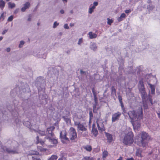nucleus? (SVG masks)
<instances>
[{
	"label": "nucleus",
	"mask_w": 160,
	"mask_h": 160,
	"mask_svg": "<svg viewBox=\"0 0 160 160\" xmlns=\"http://www.w3.org/2000/svg\"><path fill=\"white\" fill-rule=\"evenodd\" d=\"M134 130H139L141 126L140 120L143 118L142 108L139 107L137 111H130L128 113Z\"/></svg>",
	"instance_id": "1"
},
{
	"label": "nucleus",
	"mask_w": 160,
	"mask_h": 160,
	"mask_svg": "<svg viewBox=\"0 0 160 160\" xmlns=\"http://www.w3.org/2000/svg\"><path fill=\"white\" fill-rule=\"evenodd\" d=\"M150 138L148 134L144 131L142 132L141 137L138 139V144L140 146L144 147L146 146Z\"/></svg>",
	"instance_id": "2"
},
{
	"label": "nucleus",
	"mask_w": 160,
	"mask_h": 160,
	"mask_svg": "<svg viewBox=\"0 0 160 160\" xmlns=\"http://www.w3.org/2000/svg\"><path fill=\"white\" fill-rule=\"evenodd\" d=\"M35 83L38 92L45 90L46 80L44 77H39L36 79Z\"/></svg>",
	"instance_id": "3"
},
{
	"label": "nucleus",
	"mask_w": 160,
	"mask_h": 160,
	"mask_svg": "<svg viewBox=\"0 0 160 160\" xmlns=\"http://www.w3.org/2000/svg\"><path fill=\"white\" fill-rule=\"evenodd\" d=\"M133 142V135L132 132H129L124 137L123 142L126 145H130Z\"/></svg>",
	"instance_id": "4"
},
{
	"label": "nucleus",
	"mask_w": 160,
	"mask_h": 160,
	"mask_svg": "<svg viewBox=\"0 0 160 160\" xmlns=\"http://www.w3.org/2000/svg\"><path fill=\"white\" fill-rule=\"evenodd\" d=\"M2 149L5 151L7 153L10 154H15L18 153V147H14L13 149L11 148H8L6 147H3L2 148Z\"/></svg>",
	"instance_id": "5"
},
{
	"label": "nucleus",
	"mask_w": 160,
	"mask_h": 160,
	"mask_svg": "<svg viewBox=\"0 0 160 160\" xmlns=\"http://www.w3.org/2000/svg\"><path fill=\"white\" fill-rule=\"evenodd\" d=\"M70 132L69 134L71 137L70 138L71 140H74L77 137V134L76 132L75 129L73 128H70Z\"/></svg>",
	"instance_id": "6"
},
{
	"label": "nucleus",
	"mask_w": 160,
	"mask_h": 160,
	"mask_svg": "<svg viewBox=\"0 0 160 160\" xmlns=\"http://www.w3.org/2000/svg\"><path fill=\"white\" fill-rule=\"evenodd\" d=\"M65 111L67 113L66 114L65 116H62V118L63 119L64 121L66 122V123L67 124H68L69 122H71L70 119L68 118V116H69L70 115V112L69 111H68L66 109H65Z\"/></svg>",
	"instance_id": "7"
},
{
	"label": "nucleus",
	"mask_w": 160,
	"mask_h": 160,
	"mask_svg": "<svg viewBox=\"0 0 160 160\" xmlns=\"http://www.w3.org/2000/svg\"><path fill=\"white\" fill-rule=\"evenodd\" d=\"M121 115V113L119 112H118L117 113L113 114L112 115V122H115L116 121L118 120Z\"/></svg>",
	"instance_id": "8"
},
{
	"label": "nucleus",
	"mask_w": 160,
	"mask_h": 160,
	"mask_svg": "<svg viewBox=\"0 0 160 160\" xmlns=\"http://www.w3.org/2000/svg\"><path fill=\"white\" fill-rule=\"evenodd\" d=\"M138 86L139 92L145 90L143 81L142 80H141L139 81Z\"/></svg>",
	"instance_id": "9"
},
{
	"label": "nucleus",
	"mask_w": 160,
	"mask_h": 160,
	"mask_svg": "<svg viewBox=\"0 0 160 160\" xmlns=\"http://www.w3.org/2000/svg\"><path fill=\"white\" fill-rule=\"evenodd\" d=\"M60 134V137L61 138L69 141L68 138L66 137L67 133L65 131H61Z\"/></svg>",
	"instance_id": "10"
},
{
	"label": "nucleus",
	"mask_w": 160,
	"mask_h": 160,
	"mask_svg": "<svg viewBox=\"0 0 160 160\" xmlns=\"http://www.w3.org/2000/svg\"><path fill=\"white\" fill-rule=\"evenodd\" d=\"M105 136L107 137L108 142L109 143H110L113 140L112 135L108 132H105Z\"/></svg>",
	"instance_id": "11"
},
{
	"label": "nucleus",
	"mask_w": 160,
	"mask_h": 160,
	"mask_svg": "<svg viewBox=\"0 0 160 160\" xmlns=\"http://www.w3.org/2000/svg\"><path fill=\"white\" fill-rule=\"evenodd\" d=\"M148 84L149 85V88L151 89V93L153 95H154L155 94V85H152L148 82Z\"/></svg>",
	"instance_id": "12"
},
{
	"label": "nucleus",
	"mask_w": 160,
	"mask_h": 160,
	"mask_svg": "<svg viewBox=\"0 0 160 160\" xmlns=\"http://www.w3.org/2000/svg\"><path fill=\"white\" fill-rule=\"evenodd\" d=\"M45 138L47 139H48L49 142L54 144H56L58 143L57 140L55 139L51 138L49 136L46 137Z\"/></svg>",
	"instance_id": "13"
},
{
	"label": "nucleus",
	"mask_w": 160,
	"mask_h": 160,
	"mask_svg": "<svg viewBox=\"0 0 160 160\" xmlns=\"http://www.w3.org/2000/svg\"><path fill=\"white\" fill-rule=\"evenodd\" d=\"M24 7L21 8V11L22 12L25 11L26 9L29 8L30 6V3L29 2H27L23 5Z\"/></svg>",
	"instance_id": "14"
},
{
	"label": "nucleus",
	"mask_w": 160,
	"mask_h": 160,
	"mask_svg": "<svg viewBox=\"0 0 160 160\" xmlns=\"http://www.w3.org/2000/svg\"><path fill=\"white\" fill-rule=\"evenodd\" d=\"M95 124H93L92 125V133L94 135L95 137H96L98 134V131L97 128H95Z\"/></svg>",
	"instance_id": "15"
},
{
	"label": "nucleus",
	"mask_w": 160,
	"mask_h": 160,
	"mask_svg": "<svg viewBox=\"0 0 160 160\" xmlns=\"http://www.w3.org/2000/svg\"><path fill=\"white\" fill-rule=\"evenodd\" d=\"M142 106L144 109H147L148 108V99L142 100Z\"/></svg>",
	"instance_id": "16"
},
{
	"label": "nucleus",
	"mask_w": 160,
	"mask_h": 160,
	"mask_svg": "<svg viewBox=\"0 0 160 160\" xmlns=\"http://www.w3.org/2000/svg\"><path fill=\"white\" fill-rule=\"evenodd\" d=\"M90 48L94 51L96 50L97 49V46L96 44L94 42H91V43Z\"/></svg>",
	"instance_id": "17"
},
{
	"label": "nucleus",
	"mask_w": 160,
	"mask_h": 160,
	"mask_svg": "<svg viewBox=\"0 0 160 160\" xmlns=\"http://www.w3.org/2000/svg\"><path fill=\"white\" fill-rule=\"evenodd\" d=\"M78 128L82 131H86L87 130V128L83 125L81 124H79V126L78 127Z\"/></svg>",
	"instance_id": "18"
},
{
	"label": "nucleus",
	"mask_w": 160,
	"mask_h": 160,
	"mask_svg": "<svg viewBox=\"0 0 160 160\" xmlns=\"http://www.w3.org/2000/svg\"><path fill=\"white\" fill-rule=\"evenodd\" d=\"M129 70L128 71V74H134L135 73V70H133L132 69V67L131 66L128 68Z\"/></svg>",
	"instance_id": "19"
},
{
	"label": "nucleus",
	"mask_w": 160,
	"mask_h": 160,
	"mask_svg": "<svg viewBox=\"0 0 160 160\" xmlns=\"http://www.w3.org/2000/svg\"><path fill=\"white\" fill-rule=\"evenodd\" d=\"M88 35L89 36V38L90 39L95 38L97 36V35L96 34L93 33L92 32H90L88 33Z\"/></svg>",
	"instance_id": "20"
},
{
	"label": "nucleus",
	"mask_w": 160,
	"mask_h": 160,
	"mask_svg": "<svg viewBox=\"0 0 160 160\" xmlns=\"http://www.w3.org/2000/svg\"><path fill=\"white\" fill-rule=\"evenodd\" d=\"M5 2L3 0H0V8L3 10L5 7Z\"/></svg>",
	"instance_id": "21"
},
{
	"label": "nucleus",
	"mask_w": 160,
	"mask_h": 160,
	"mask_svg": "<svg viewBox=\"0 0 160 160\" xmlns=\"http://www.w3.org/2000/svg\"><path fill=\"white\" fill-rule=\"evenodd\" d=\"M126 14L124 13H122L120 17H119L118 19V20L119 22H120L123 19L122 18H124L126 17Z\"/></svg>",
	"instance_id": "22"
},
{
	"label": "nucleus",
	"mask_w": 160,
	"mask_h": 160,
	"mask_svg": "<svg viewBox=\"0 0 160 160\" xmlns=\"http://www.w3.org/2000/svg\"><path fill=\"white\" fill-rule=\"evenodd\" d=\"M36 139L37 140V142H36V143H40L41 144V145H42L44 143V142L42 140H40L39 139V137L38 136H37L36 138Z\"/></svg>",
	"instance_id": "23"
},
{
	"label": "nucleus",
	"mask_w": 160,
	"mask_h": 160,
	"mask_svg": "<svg viewBox=\"0 0 160 160\" xmlns=\"http://www.w3.org/2000/svg\"><path fill=\"white\" fill-rule=\"evenodd\" d=\"M141 97L142 100L148 99V95L147 92L146 93L141 95Z\"/></svg>",
	"instance_id": "24"
},
{
	"label": "nucleus",
	"mask_w": 160,
	"mask_h": 160,
	"mask_svg": "<svg viewBox=\"0 0 160 160\" xmlns=\"http://www.w3.org/2000/svg\"><path fill=\"white\" fill-rule=\"evenodd\" d=\"M154 8V6L152 4H150L148 5L147 7V9L148 10H152Z\"/></svg>",
	"instance_id": "25"
},
{
	"label": "nucleus",
	"mask_w": 160,
	"mask_h": 160,
	"mask_svg": "<svg viewBox=\"0 0 160 160\" xmlns=\"http://www.w3.org/2000/svg\"><path fill=\"white\" fill-rule=\"evenodd\" d=\"M37 132L41 136H45L46 135V133L45 131H41L39 130Z\"/></svg>",
	"instance_id": "26"
},
{
	"label": "nucleus",
	"mask_w": 160,
	"mask_h": 160,
	"mask_svg": "<svg viewBox=\"0 0 160 160\" xmlns=\"http://www.w3.org/2000/svg\"><path fill=\"white\" fill-rule=\"evenodd\" d=\"M23 124L28 128L30 127L31 123L28 121L24 122Z\"/></svg>",
	"instance_id": "27"
},
{
	"label": "nucleus",
	"mask_w": 160,
	"mask_h": 160,
	"mask_svg": "<svg viewBox=\"0 0 160 160\" xmlns=\"http://www.w3.org/2000/svg\"><path fill=\"white\" fill-rule=\"evenodd\" d=\"M148 101H149L151 103V104L152 105V96L150 94H148Z\"/></svg>",
	"instance_id": "28"
},
{
	"label": "nucleus",
	"mask_w": 160,
	"mask_h": 160,
	"mask_svg": "<svg viewBox=\"0 0 160 160\" xmlns=\"http://www.w3.org/2000/svg\"><path fill=\"white\" fill-rule=\"evenodd\" d=\"M84 148L88 151H91L92 150V147L90 146L87 145Z\"/></svg>",
	"instance_id": "29"
},
{
	"label": "nucleus",
	"mask_w": 160,
	"mask_h": 160,
	"mask_svg": "<svg viewBox=\"0 0 160 160\" xmlns=\"http://www.w3.org/2000/svg\"><path fill=\"white\" fill-rule=\"evenodd\" d=\"M9 7L11 8H12L15 6V5L14 3H11V2H9L8 3Z\"/></svg>",
	"instance_id": "30"
},
{
	"label": "nucleus",
	"mask_w": 160,
	"mask_h": 160,
	"mask_svg": "<svg viewBox=\"0 0 160 160\" xmlns=\"http://www.w3.org/2000/svg\"><path fill=\"white\" fill-rule=\"evenodd\" d=\"M58 157L56 155H52L48 160H56Z\"/></svg>",
	"instance_id": "31"
},
{
	"label": "nucleus",
	"mask_w": 160,
	"mask_h": 160,
	"mask_svg": "<svg viewBox=\"0 0 160 160\" xmlns=\"http://www.w3.org/2000/svg\"><path fill=\"white\" fill-rule=\"evenodd\" d=\"M108 152L106 151H104L103 152V158H106L108 155Z\"/></svg>",
	"instance_id": "32"
},
{
	"label": "nucleus",
	"mask_w": 160,
	"mask_h": 160,
	"mask_svg": "<svg viewBox=\"0 0 160 160\" xmlns=\"http://www.w3.org/2000/svg\"><path fill=\"white\" fill-rule=\"evenodd\" d=\"M111 90H112V94H116V91L115 88L113 86L111 88Z\"/></svg>",
	"instance_id": "33"
},
{
	"label": "nucleus",
	"mask_w": 160,
	"mask_h": 160,
	"mask_svg": "<svg viewBox=\"0 0 160 160\" xmlns=\"http://www.w3.org/2000/svg\"><path fill=\"white\" fill-rule=\"evenodd\" d=\"M17 88H15L14 89H13L12 91L10 92V94L12 96H14L15 93H14V92H15L16 90V89H17Z\"/></svg>",
	"instance_id": "34"
},
{
	"label": "nucleus",
	"mask_w": 160,
	"mask_h": 160,
	"mask_svg": "<svg viewBox=\"0 0 160 160\" xmlns=\"http://www.w3.org/2000/svg\"><path fill=\"white\" fill-rule=\"evenodd\" d=\"M59 23H58L56 21L55 22L53 23V28H56L59 25Z\"/></svg>",
	"instance_id": "35"
},
{
	"label": "nucleus",
	"mask_w": 160,
	"mask_h": 160,
	"mask_svg": "<svg viewBox=\"0 0 160 160\" xmlns=\"http://www.w3.org/2000/svg\"><path fill=\"white\" fill-rule=\"evenodd\" d=\"M25 42L23 41H21L20 42V43L19 45V47L21 48L22 47L23 45L24 44Z\"/></svg>",
	"instance_id": "36"
},
{
	"label": "nucleus",
	"mask_w": 160,
	"mask_h": 160,
	"mask_svg": "<svg viewBox=\"0 0 160 160\" xmlns=\"http://www.w3.org/2000/svg\"><path fill=\"white\" fill-rule=\"evenodd\" d=\"M82 160H92V158L90 157H84Z\"/></svg>",
	"instance_id": "37"
},
{
	"label": "nucleus",
	"mask_w": 160,
	"mask_h": 160,
	"mask_svg": "<svg viewBox=\"0 0 160 160\" xmlns=\"http://www.w3.org/2000/svg\"><path fill=\"white\" fill-rule=\"evenodd\" d=\"M107 20H108V22H107L108 24L109 25H111V23L113 22L112 20L108 18H107Z\"/></svg>",
	"instance_id": "38"
},
{
	"label": "nucleus",
	"mask_w": 160,
	"mask_h": 160,
	"mask_svg": "<svg viewBox=\"0 0 160 160\" xmlns=\"http://www.w3.org/2000/svg\"><path fill=\"white\" fill-rule=\"evenodd\" d=\"M55 127H51L50 128H47V131H52L54 129Z\"/></svg>",
	"instance_id": "39"
},
{
	"label": "nucleus",
	"mask_w": 160,
	"mask_h": 160,
	"mask_svg": "<svg viewBox=\"0 0 160 160\" xmlns=\"http://www.w3.org/2000/svg\"><path fill=\"white\" fill-rule=\"evenodd\" d=\"M94 97V102L95 103H98V98L97 96V95H93Z\"/></svg>",
	"instance_id": "40"
},
{
	"label": "nucleus",
	"mask_w": 160,
	"mask_h": 160,
	"mask_svg": "<svg viewBox=\"0 0 160 160\" xmlns=\"http://www.w3.org/2000/svg\"><path fill=\"white\" fill-rule=\"evenodd\" d=\"M32 160H41L40 158H37L36 156H32Z\"/></svg>",
	"instance_id": "41"
},
{
	"label": "nucleus",
	"mask_w": 160,
	"mask_h": 160,
	"mask_svg": "<svg viewBox=\"0 0 160 160\" xmlns=\"http://www.w3.org/2000/svg\"><path fill=\"white\" fill-rule=\"evenodd\" d=\"M47 132H48V133L49 135H50L51 136L53 137L54 135V134L52 132V131H51V130L50 131H47Z\"/></svg>",
	"instance_id": "42"
},
{
	"label": "nucleus",
	"mask_w": 160,
	"mask_h": 160,
	"mask_svg": "<svg viewBox=\"0 0 160 160\" xmlns=\"http://www.w3.org/2000/svg\"><path fill=\"white\" fill-rule=\"evenodd\" d=\"M13 16L11 15L8 18V22L12 21L13 20Z\"/></svg>",
	"instance_id": "43"
},
{
	"label": "nucleus",
	"mask_w": 160,
	"mask_h": 160,
	"mask_svg": "<svg viewBox=\"0 0 160 160\" xmlns=\"http://www.w3.org/2000/svg\"><path fill=\"white\" fill-rule=\"evenodd\" d=\"M93 11V10L91 8H90L89 9L88 12L90 14H92Z\"/></svg>",
	"instance_id": "44"
},
{
	"label": "nucleus",
	"mask_w": 160,
	"mask_h": 160,
	"mask_svg": "<svg viewBox=\"0 0 160 160\" xmlns=\"http://www.w3.org/2000/svg\"><path fill=\"white\" fill-rule=\"evenodd\" d=\"M32 17V15L31 14H30L28 15V21L30 22L31 21V18Z\"/></svg>",
	"instance_id": "45"
},
{
	"label": "nucleus",
	"mask_w": 160,
	"mask_h": 160,
	"mask_svg": "<svg viewBox=\"0 0 160 160\" xmlns=\"http://www.w3.org/2000/svg\"><path fill=\"white\" fill-rule=\"evenodd\" d=\"M4 13H2L0 17V19H2V21H3L4 19Z\"/></svg>",
	"instance_id": "46"
},
{
	"label": "nucleus",
	"mask_w": 160,
	"mask_h": 160,
	"mask_svg": "<svg viewBox=\"0 0 160 160\" xmlns=\"http://www.w3.org/2000/svg\"><path fill=\"white\" fill-rule=\"evenodd\" d=\"M118 98L119 100V102H122V97L120 95H119L118 96Z\"/></svg>",
	"instance_id": "47"
},
{
	"label": "nucleus",
	"mask_w": 160,
	"mask_h": 160,
	"mask_svg": "<svg viewBox=\"0 0 160 160\" xmlns=\"http://www.w3.org/2000/svg\"><path fill=\"white\" fill-rule=\"evenodd\" d=\"M89 117L90 119L92 118L93 117V114L92 111H90L89 113Z\"/></svg>",
	"instance_id": "48"
},
{
	"label": "nucleus",
	"mask_w": 160,
	"mask_h": 160,
	"mask_svg": "<svg viewBox=\"0 0 160 160\" xmlns=\"http://www.w3.org/2000/svg\"><path fill=\"white\" fill-rule=\"evenodd\" d=\"M80 73L81 74H83L84 75H86V73L85 71H83L82 70H80Z\"/></svg>",
	"instance_id": "49"
},
{
	"label": "nucleus",
	"mask_w": 160,
	"mask_h": 160,
	"mask_svg": "<svg viewBox=\"0 0 160 160\" xmlns=\"http://www.w3.org/2000/svg\"><path fill=\"white\" fill-rule=\"evenodd\" d=\"M82 38H80L79 40V41L78 42V45H80L81 43H82Z\"/></svg>",
	"instance_id": "50"
},
{
	"label": "nucleus",
	"mask_w": 160,
	"mask_h": 160,
	"mask_svg": "<svg viewBox=\"0 0 160 160\" xmlns=\"http://www.w3.org/2000/svg\"><path fill=\"white\" fill-rule=\"evenodd\" d=\"M64 28H65L67 29H69V27L68 26V24H67V23L65 24L64 25Z\"/></svg>",
	"instance_id": "51"
},
{
	"label": "nucleus",
	"mask_w": 160,
	"mask_h": 160,
	"mask_svg": "<svg viewBox=\"0 0 160 160\" xmlns=\"http://www.w3.org/2000/svg\"><path fill=\"white\" fill-rule=\"evenodd\" d=\"M92 92L93 95H97L96 92H95V89H94V88H92Z\"/></svg>",
	"instance_id": "52"
},
{
	"label": "nucleus",
	"mask_w": 160,
	"mask_h": 160,
	"mask_svg": "<svg viewBox=\"0 0 160 160\" xmlns=\"http://www.w3.org/2000/svg\"><path fill=\"white\" fill-rule=\"evenodd\" d=\"M52 71L53 72H55V73H58V71L57 69H53Z\"/></svg>",
	"instance_id": "53"
},
{
	"label": "nucleus",
	"mask_w": 160,
	"mask_h": 160,
	"mask_svg": "<svg viewBox=\"0 0 160 160\" xmlns=\"http://www.w3.org/2000/svg\"><path fill=\"white\" fill-rule=\"evenodd\" d=\"M131 12V11L130 9H127L125 11V12L126 13H130Z\"/></svg>",
	"instance_id": "54"
},
{
	"label": "nucleus",
	"mask_w": 160,
	"mask_h": 160,
	"mask_svg": "<svg viewBox=\"0 0 160 160\" xmlns=\"http://www.w3.org/2000/svg\"><path fill=\"white\" fill-rule=\"evenodd\" d=\"M80 122H74V124L76 126H78V127L79 126V124H80Z\"/></svg>",
	"instance_id": "55"
},
{
	"label": "nucleus",
	"mask_w": 160,
	"mask_h": 160,
	"mask_svg": "<svg viewBox=\"0 0 160 160\" xmlns=\"http://www.w3.org/2000/svg\"><path fill=\"white\" fill-rule=\"evenodd\" d=\"M93 6L95 7L97 6L98 4V2H94L93 3Z\"/></svg>",
	"instance_id": "56"
},
{
	"label": "nucleus",
	"mask_w": 160,
	"mask_h": 160,
	"mask_svg": "<svg viewBox=\"0 0 160 160\" xmlns=\"http://www.w3.org/2000/svg\"><path fill=\"white\" fill-rule=\"evenodd\" d=\"M98 103H95L93 104V108H96V106L97 104Z\"/></svg>",
	"instance_id": "57"
},
{
	"label": "nucleus",
	"mask_w": 160,
	"mask_h": 160,
	"mask_svg": "<svg viewBox=\"0 0 160 160\" xmlns=\"http://www.w3.org/2000/svg\"><path fill=\"white\" fill-rule=\"evenodd\" d=\"M139 92L141 94V95H142L143 94L145 93H146V92L145 90L143 91H142Z\"/></svg>",
	"instance_id": "58"
},
{
	"label": "nucleus",
	"mask_w": 160,
	"mask_h": 160,
	"mask_svg": "<svg viewBox=\"0 0 160 160\" xmlns=\"http://www.w3.org/2000/svg\"><path fill=\"white\" fill-rule=\"evenodd\" d=\"M120 103L121 104V107L122 108V109H123V108H124V105L123 104V102H120Z\"/></svg>",
	"instance_id": "59"
},
{
	"label": "nucleus",
	"mask_w": 160,
	"mask_h": 160,
	"mask_svg": "<svg viewBox=\"0 0 160 160\" xmlns=\"http://www.w3.org/2000/svg\"><path fill=\"white\" fill-rule=\"evenodd\" d=\"M58 160H66V158L64 157H62L58 159Z\"/></svg>",
	"instance_id": "60"
},
{
	"label": "nucleus",
	"mask_w": 160,
	"mask_h": 160,
	"mask_svg": "<svg viewBox=\"0 0 160 160\" xmlns=\"http://www.w3.org/2000/svg\"><path fill=\"white\" fill-rule=\"evenodd\" d=\"M7 31L8 30H4L2 32V34H4L7 32Z\"/></svg>",
	"instance_id": "61"
},
{
	"label": "nucleus",
	"mask_w": 160,
	"mask_h": 160,
	"mask_svg": "<svg viewBox=\"0 0 160 160\" xmlns=\"http://www.w3.org/2000/svg\"><path fill=\"white\" fill-rule=\"evenodd\" d=\"M11 49L9 48H7V51L8 52H9L10 51Z\"/></svg>",
	"instance_id": "62"
},
{
	"label": "nucleus",
	"mask_w": 160,
	"mask_h": 160,
	"mask_svg": "<svg viewBox=\"0 0 160 160\" xmlns=\"http://www.w3.org/2000/svg\"><path fill=\"white\" fill-rule=\"evenodd\" d=\"M97 109H96V108H93V112L94 113H97Z\"/></svg>",
	"instance_id": "63"
},
{
	"label": "nucleus",
	"mask_w": 160,
	"mask_h": 160,
	"mask_svg": "<svg viewBox=\"0 0 160 160\" xmlns=\"http://www.w3.org/2000/svg\"><path fill=\"white\" fill-rule=\"evenodd\" d=\"M127 160H134V158H128Z\"/></svg>",
	"instance_id": "64"
}]
</instances>
